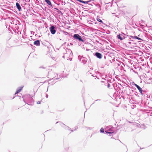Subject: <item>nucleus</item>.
Segmentation results:
<instances>
[{
    "instance_id": "f257e3e1",
    "label": "nucleus",
    "mask_w": 152,
    "mask_h": 152,
    "mask_svg": "<svg viewBox=\"0 0 152 152\" xmlns=\"http://www.w3.org/2000/svg\"><path fill=\"white\" fill-rule=\"evenodd\" d=\"M74 37L76 39H78L79 41H83L81 37L78 34H75L74 35Z\"/></svg>"
},
{
    "instance_id": "f03ea898",
    "label": "nucleus",
    "mask_w": 152,
    "mask_h": 152,
    "mask_svg": "<svg viewBox=\"0 0 152 152\" xmlns=\"http://www.w3.org/2000/svg\"><path fill=\"white\" fill-rule=\"evenodd\" d=\"M55 27L53 26H52L50 28V31L52 34H54L56 32V30L55 29Z\"/></svg>"
},
{
    "instance_id": "7ed1b4c3",
    "label": "nucleus",
    "mask_w": 152,
    "mask_h": 152,
    "mask_svg": "<svg viewBox=\"0 0 152 152\" xmlns=\"http://www.w3.org/2000/svg\"><path fill=\"white\" fill-rule=\"evenodd\" d=\"M105 132L108 134H112L114 132V131L113 130V128L109 129L108 130L105 131Z\"/></svg>"
},
{
    "instance_id": "20e7f679",
    "label": "nucleus",
    "mask_w": 152,
    "mask_h": 152,
    "mask_svg": "<svg viewBox=\"0 0 152 152\" xmlns=\"http://www.w3.org/2000/svg\"><path fill=\"white\" fill-rule=\"evenodd\" d=\"M134 85L138 89L139 91L142 93V88H141L138 85H137L136 84H135Z\"/></svg>"
},
{
    "instance_id": "39448f33",
    "label": "nucleus",
    "mask_w": 152,
    "mask_h": 152,
    "mask_svg": "<svg viewBox=\"0 0 152 152\" xmlns=\"http://www.w3.org/2000/svg\"><path fill=\"white\" fill-rule=\"evenodd\" d=\"M95 55L96 56L99 58H102V55L101 54L99 53H95Z\"/></svg>"
},
{
    "instance_id": "423d86ee",
    "label": "nucleus",
    "mask_w": 152,
    "mask_h": 152,
    "mask_svg": "<svg viewBox=\"0 0 152 152\" xmlns=\"http://www.w3.org/2000/svg\"><path fill=\"white\" fill-rule=\"evenodd\" d=\"M16 6L17 7V8L19 10V11H20L21 10V7L19 4L17 2L16 3Z\"/></svg>"
},
{
    "instance_id": "0eeeda50",
    "label": "nucleus",
    "mask_w": 152,
    "mask_h": 152,
    "mask_svg": "<svg viewBox=\"0 0 152 152\" xmlns=\"http://www.w3.org/2000/svg\"><path fill=\"white\" fill-rule=\"evenodd\" d=\"M34 44L37 45H40V42L39 41V40H37L34 42Z\"/></svg>"
},
{
    "instance_id": "6e6552de",
    "label": "nucleus",
    "mask_w": 152,
    "mask_h": 152,
    "mask_svg": "<svg viewBox=\"0 0 152 152\" xmlns=\"http://www.w3.org/2000/svg\"><path fill=\"white\" fill-rule=\"evenodd\" d=\"M22 88L23 87H20L17 90L15 93V94H18L21 91L22 89Z\"/></svg>"
},
{
    "instance_id": "1a4fd4ad",
    "label": "nucleus",
    "mask_w": 152,
    "mask_h": 152,
    "mask_svg": "<svg viewBox=\"0 0 152 152\" xmlns=\"http://www.w3.org/2000/svg\"><path fill=\"white\" fill-rule=\"evenodd\" d=\"M122 36H123L122 35L119 34L118 35L117 37L118 39H120V40H123V39L122 37Z\"/></svg>"
},
{
    "instance_id": "9d476101",
    "label": "nucleus",
    "mask_w": 152,
    "mask_h": 152,
    "mask_svg": "<svg viewBox=\"0 0 152 152\" xmlns=\"http://www.w3.org/2000/svg\"><path fill=\"white\" fill-rule=\"evenodd\" d=\"M45 1L48 5L52 6L51 2L49 0H45Z\"/></svg>"
},
{
    "instance_id": "9b49d317",
    "label": "nucleus",
    "mask_w": 152,
    "mask_h": 152,
    "mask_svg": "<svg viewBox=\"0 0 152 152\" xmlns=\"http://www.w3.org/2000/svg\"><path fill=\"white\" fill-rule=\"evenodd\" d=\"M131 37L132 38H134L135 39H138L139 40H140L141 39L140 38L136 36H134V37H133V36H131Z\"/></svg>"
},
{
    "instance_id": "f8f14e48",
    "label": "nucleus",
    "mask_w": 152,
    "mask_h": 152,
    "mask_svg": "<svg viewBox=\"0 0 152 152\" xmlns=\"http://www.w3.org/2000/svg\"><path fill=\"white\" fill-rule=\"evenodd\" d=\"M97 20L98 21H99V22H100L101 23H103V22H102V21L101 19H100L99 18H97Z\"/></svg>"
},
{
    "instance_id": "ddd939ff",
    "label": "nucleus",
    "mask_w": 152,
    "mask_h": 152,
    "mask_svg": "<svg viewBox=\"0 0 152 152\" xmlns=\"http://www.w3.org/2000/svg\"><path fill=\"white\" fill-rule=\"evenodd\" d=\"M100 132L102 133H104V129L103 128H101L100 129Z\"/></svg>"
},
{
    "instance_id": "4468645a",
    "label": "nucleus",
    "mask_w": 152,
    "mask_h": 152,
    "mask_svg": "<svg viewBox=\"0 0 152 152\" xmlns=\"http://www.w3.org/2000/svg\"><path fill=\"white\" fill-rule=\"evenodd\" d=\"M89 2V1H84V4H87Z\"/></svg>"
},
{
    "instance_id": "2eb2a0df",
    "label": "nucleus",
    "mask_w": 152,
    "mask_h": 152,
    "mask_svg": "<svg viewBox=\"0 0 152 152\" xmlns=\"http://www.w3.org/2000/svg\"><path fill=\"white\" fill-rule=\"evenodd\" d=\"M78 1H79L80 2H81L82 3H84V1H83L81 0H77Z\"/></svg>"
},
{
    "instance_id": "dca6fc26",
    "label": "nucleus",
    "mask_w": 152,
    "mask_h": 152,
    "mask_svg": "<svg viewBox=\"0 0 152 152\" xmlns=\"http://www.w3.org/2000/svg\"><path fill=\"white\" fill-rule=\"evenodd\" d=\"M41 103V102H39V101H38L37 102V104H40Z\"/></svg>"
},
{
    "instance_id": "f3484780",
    "label": "nucleus",
    "mask_w": 152,
    "mask_h": 152,
    "mask_svg": "<svg viewBox=\"0 0 152 152\" xmlns=\"http://www.w3.org/2000/svg\"><path fill=\"white\" fill-rule=\"evenodd\" d=\"M71 132H73V130H71Z\"/></svg>"
}]
</instances>
